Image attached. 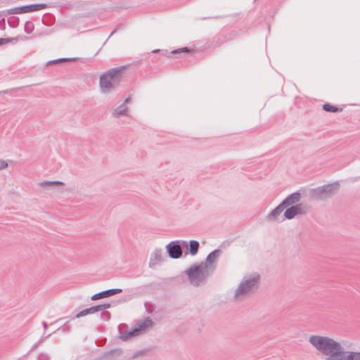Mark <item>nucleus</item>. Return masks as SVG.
<instances>
[{"instance_id": "dca6fc26", "label": "nucleus", "mask_w": 360, "mask_h": 360, "mask_svg": "<svg viewBox=\"0 0 360 360\" xmlns=\"http://www.w3.org/2000/svg\"><path fill=\"white\" fill-rule=\"evenodd\" d=\"M99 308H100V307L98 306V304H97V305L92 306L89 308H86L84 310H82L76 314V316L73 318V319H79L80 317H83V316H85L89 314H92L98 312V311H100Z\"/></svg>"}, {"instance_id": "20e7f679", "label": "nucleus", "mask_w": 360, "mask_h": 360, "mask_svg": "<svg viewBox=\"0 0 360 360\" xmlns=\"http://www.w3.org/2000/svg\"><path fill=\"white\" fill-rule=\"evenodd\" d=\"M184 274L188 276L190 283L197 287L207 280L212 274V271H210V269L200 262L192 265L184 271Z\"/></svg>"}, {"instance_id": "b1692460", "label": "nucleus", "mask_w": 360, "mask_h": 360, "mask_svg": "<svg viewBox=\"0 0 360 360\" xmlns=\"http://www.w3.org/2000/svg\"><path fill=\"white\" fill-rule=\"evenodd\" d=\"M77 60V58H58L55 60H49L46 63V65H51V64H57L62 61H75Z\"/></svg>"}, {"instance_id": "0eeeda50", "label": "nucleus", "mask_w": 360, "mask_h": 360, "mask_svg": "<svg viewBox=\"0 0 360 360\" xmlns=\"http://www.w3.org/2000/svg\"><path fill=\"white\" fill-rule=\"evenodd\" d=\"M182 240H173L166 245L168 256L172 259H179L182 257Z\"/></svg>"}, {"instance_id": "bb28decb", "label": "nucleus", "mask_w": 360, "mask_h": 360, "mask_svg": "<svg viewBox=\"0 0 360 360\" xmlns=\"http://www.w3.org/2000/svg\"><path fill=\"white\" fill-rule=\"evenodd\" d=\"M63 184L64 183L60 181H44L40 184V185L42 186H52Z\"/></svg>"}, {"instance_id": "58836bf2", "label": "nucleus", "mask_w": 360, "mask_h": 360, "mask_svg": "<svg viewBox=\"0 0 360 360\" xmlns=\"http://www.w3.org/2000/svg\"><path fill=\"white\" fill-rule=\"evenodd\" d=\"M142 353H143V351H142V350H140V351H137V352H136L133 354V356H132V360H138V359H136V357H137L139 354H142Z\"/></svg>"}, {"instance_id": "393cba45", "label": "nucleus", "mask_w": 360, "mask_h": 360, "mask_svg": "<svg viewBox=\"0 0 360 360\" xmlns=\"http://www.w3.org/2000/svg\"><path fill=\"white\" fill-rule=\"evenodd\" d=\"M34 25L33 24V22L30 20H27L25 22V25H24V32L26 33V34H31L32 33V32L34 31Z\"/></svg>"}, {"instance_id": "6ab92c4d", "label": "nucleus", "mask_w": 360, "mask_h": 360, "mask_svg": "<svg viewBox=\"0 0 360 360\" xmlns=\"http://www.w3.org/2000/svg\"><path fill=\"white\" fill-rule=\"evenodd\" d=\"M322 108L323 110L328 112H338L342 110V108H339L336 105H333L330 103H326L323 105Z\"/></svg>"}, {"instance_id": "473e14b6", "label": "nucleus", "mask_w": 360, "mask_h": 360, "mask_svg": "<svg viewBox=\"0 0 360 360\" xmlns=\"http://www.w3.org/2000/svg\"><path fill=\"white\" fill-rule=\"evenodd\" d=\"M132 298H133V296L131 295H124L123 297H120L119 300H117V302H119V303L127 302L131 300Z\"/></svg>"}, {"instance_id": "37998d69", "label": "nucleus", "mask_w": 360, "mask_h": 360, "mask_svg": "<svg viewBox=\"0 0 360 360\" xmlns=\"http://www.w3.org/2000/svg\"><path fill=\"white\" fill-rule=\"evenodd\" d=\"M159 51H162V52H165V53L167 52L166 50L155 49V50L152 51V53H157Z\"/></svg>"}, {"instance_id": "423d86ee", "label": "nucleus", "mask_w": 360, "mask_h": 360, "mask_svg": "<svg viewBox=\"0 0 360 360\" xmlns=\"http://www.w3.org/2000/svg\"><path fill=\"white\" fill-rule=\"evenodd\" d=\"M259 275L243 280L235 290L234 296L239 297L254 293L259 287Z\"/></svg>"}, {"instance_id": "cd10ccee", "label": "nucleus", "mask_w": 360, "mask_h": 360, "mask_svg": "<svg viewBox=\"0 0 360 360\" xmlns=\"http://www.w3.org/2000/svg\"><path fill=\"white\" fill-rule=\"evenodd\" d=\"M46 18H42V23L45 25H51L53 23V20L54 18V16L53 15H51L49 13L46 14Z\"/></svg>"}, {"instance_id": "49530a36", "label": "nucleus", "mask_w": 360, "mask_h": 360, "mask_svg": "<svg viewBox=\"0 0 360 360\" xmlns=\"http://www.w3.org/2000/svg\"><path fill=\"white\" fill-rule=\"evenodd\" d=\"M5 12H6V11H0V18H1L4 15Z\"/></svg>"}, {"instance_id": "a19ab883", "label": "nucleus", "mask_w": 360, "mask_h": 360, "mask_svg": "<svg viewBox=\"0 0 360 360\" xmlns=\"http://www.w3.org/2000/svg\"><path fill=\"white\" fill-rule=\"evenodd\" d=\"M12 91H13L12 89H7V90L0 91V96L4 95V94H11Z\"/></svg>"}, {"instance_id": "72a5a7b5", "label": "nucleus", "mask_w": 360, "mask_h": 360, "mask_svg": "<svg viewBox=\"0 0 360 360\" xmlns=\"http://www.w3.org/2000/svg\"><path fill=\"white\" fill-rule=\"evenodd\" d=\"M98 306L100 307V308H99L100 311H105V309L111 307V304L109 302H105L103 304H98Z\"/></svg>"}, {"instance_id": "4c0bfd02", "label": "nucleus", "mask_w": 360, "mask_h": 360, "mask_svg": "<svg viewBox=\"0 0 360 360\" xmlns=\"http://www.w3.org/2000/svg\"><path fill=\"white\" fill-rule=\"evenodd\" d=\"M6 43H8V42H17L18 39V37H8V38H6Z\"/></svg>"}, {"instance_id": "f257e3e1", "label": "nucleus", "mask_w": 360, "mask_h": 360, "mask_svg": "<svg viewBox=\"0 0 360 360\" xmlns=\"http://www.w3.org/2000/svg\"><path fill=\"white\" fill-rule=\"evenodd\" d=\"M309 342L319 352L327 356L326 360H338L345 354V348L340 342L331 338L311 335L309 338Z\"/></svg>"}, {"instance_id": "c03bdc74", "label": "nucleus", "mask_w": 360, "mask_h": 360, "mask_svg": "<svg viewBox=\"0 0 360 360\" xmlns=\"http://www.w3.org/2000/svg\"><path fill=\"white\" fill-rule=\"evenodd\" d=\"M131 102V98H127L125 99L124 102L123 103H124V105L127 103H129Z\"/></svg>"}, {"instance_id": "f704fd0d", "label": "nucleus", "mask_w": 360, "mask_h": 360, "mask_svg": "<svg viewBox=\"0 0 360 360\" xmlns=\"http://www.w3.org/2000/svg\"><path fill=\"white\" fill-rule=\"evenodd\" d=\"M71 327L67 323L62 326L60 328L58 329V330H63V332H69L70 331Z\"/></svg>"}, {"instance_id": "7c9ffc66", "label": "nucleus", "mask_w": 360, "mask_h": 360, "mask_svg": "<svg viewBox=\"0 0 360 360\" xmlns=\"http://www.w3.org/2000/svg\"><path fill=\"white\" fill-rule=\"evenodd\" d=\"M101 317L103 321H108L111 318V314L108 311H101Z\"/></svg>"}, {"instance_id": "c9c22d12", "label": "nucleus", "mask_w": 360, "mask_h": 360, "mask_svg": "<svg viewBox=\"0 0 360 360\" xmlns=\"http://www.w3.org/2000/svg\"><path fill=\"white\" fill-rule=\"evenodd\" d=\"M8 167V163L4 160H0V170L5 169Z\"/></svg>"}, {"instance_id": "aec40b11", "label": "nucleus", "mask_w": 360, "mask_h": 360, "mask_svg": "<svg viewBox=\"0 0 360 360\" xmlns=\"http://www.w3.org/2000/svg\"><path fill=\"white\" fill-rule=\"evenodd\" d=\"M285 210L284 214H283V216H284V219H283L290 220V219H292L293 218H295L296 216H297L296 214V213L295 212V210H293L292 206L291 207H288Z\"/></svg>"}, {"instance_id": "7ed1b4c3", "label": "nucleus", "mask_w": 360, "mask_h": 360, "mask_svg": "<svg viewBox=\"0 0 360 360\" xmlns=\"http://www.w3.org/2000/svg\"><path fill=\"white\" fill-rule=\"evenodd\" d=\"M127 65H122L109 69L103 72L99 79V84L103 92H108L114 89L123 79V72Z\"/></svg>"}, {"instance_id": "c756f323", "label": "nucleus", "mask_w": 360, "mask_h": 360, "mask_svg": "<svg viewBox=\"0 0 360 360\" xmlns=\"http://www.w3.org/2000/svg\"><path fill=\"white\" fill-rule=\"evenodd\" d=\"M37 360H51V356L46 352L37 353Z\"/></svg>"}, {"instance_id": "f03ea898", "label": "nucleus", "mask_w": 360, "mask_h": 360, "mask_svg": "<svg viewBox=\"0 0 360 360\" xmlns=\"http://www.w3.org/2000/svg\"><path fill=\"white\" fill-rule=\"evenodd\" d=\"M153 324L150 317L147 316L144 319L138 321L131 329H128L126 323H120L118 327L117 338L122 341H127L132 338L138 336Z\"/></svg>"}, {"instance_id": "5701e85b", "label": "nucleus", "mask_w": 360, "mask_h": 360, "mask_svg": "<svg viewBox=\"0 0 360 360\" xmlns=\"http://www.w3.org/2000/svg\"><path fill=\"white\" fill-rule=\"evenodd\" d=\"M20 19L18 16H11L8 19V24L12 28H15L19 25Z\"/></svg>"}, {"instance_id": "1a4fd4ad", "label": "nucleus", "mask_w": 360, "mask_h": 360, "mask_svg": "<svg viewBox=\"0 0 360 360\" xmlns=\"http://www.w3.org/2000/svg\"><path fill=\"white\" fill-rule=\"evenodd\" d=\"M302 197L301 190H298L292 193L289 194L285 199L281 201L285 208L291 207L300 201Z\"/></svg>"}, {"instance_id": "f3484780", "label": "nucleus", "mask_w": 360, "mask_h": 360, "mask_svg": "<svg viewBox=\"0 0 360 360\" xmlns=\"http://www.w3.org/2000/svg\"><path fill=\"white\" fill-rule=\"evenodd\" d=\"M25 6L26 13L39 11L43 9H46L49 7V6L44 3L27 4L25 5Z\"/></svg>"}, {"instance_id": "a878e982", "label": "nucleus", "mask_w": 360, "mask_h": 360, "mask_svg": "<svg viewBox=\"0 0 360 360\" xmlns=\"http://www.w3.org/2000/svg\"><path fill=\"white\" fill-rule=\"evenodd\" d=\"M292 207L295 210V212L296 213L297 215H302L306 213V212L304 210L302 204L297 203L292 205Z\"/></svg>"}, {"instance_id": "412c9836", "label": "nucleus", "mask_w": 360, "mask_h": 360, "mask_svg": "<svg viewBox=\"0 0 360 360\" xmlns=\"http://www.w3.org/2000/svg\"><path fill=\"white\" fill-rule=\"evenodd\" d=\"M192 50L187 46L174 49L169 52L170 55H177L181 53L189 54L192 53Z\"/></svg>"}, {"instance_id": "6e6552de", "label": "nucleus", "mask_w": 360, "mask_h": 360, "mask_svg": "<svg viewBox=\"0 0 360 360\" xmlns=\"http://www.w3.org/2000/svg\"><path fill=\"white\" fill-rule=\"evenodd\" d=\"M181 245H183V248L186 249L185 250V256L187 255L191 256L196 255L200 248V243L196 240H191L188 242L182 240Z\"/></svg>"}, {"instance_id": "4be33fe9", "label": "nucleus", "mask_w": 360, "mask_h": 360, "mask_svg": "<svg viewBox=\"0 0 360 360\" xmlns=\"http://www.w3.org/2000/svg\"><path fill=\"white\" fill-rule=\"evenodd\" d=\"M127 108L124 106V103H122L120 105H119L115 110L114 115L115 116L119 115H127Z\"/></svg>"}, {"instance_id": "79ce46f5", "label": "nucleus", "mask_w": 360, "mask_h": 360, "mask_svg": "<svg viewBox=\"0 0 360 360\" xmlns=\"http://www.w3.org/2000/svg\"><path fill=\"white\" fill-rule=\"evenodd\" d=\"M6 44H7L6 39V38H0V46L4 45Z\"/></svg>"}, {"instance_id": "2eb2a0df", "label": "nucleus", "mask_w": 360, "mask_h": 360, "mask_svg": "<svg viewBox=\"0 0 360 360\" xmlns=\"http://www.w3.org/2000/svg\"><path fill=\"white\" fill-rule=\"evenodd\" d=\"M239 33L238 31L233 30L227 34L221 35L220 37H219L217 41H216V44L214 46H220L224 43L226 42L227 41L233 39Z\"/></svg>"}, {"instance_id": "9d476101", "label": "nucleus", "mask_w": 360, "mask_h": 360, "mask_svg": "<svg viewBox=\"0 0 360 360\" xmlns=\"http://www.w3.org/2000/svg\"><path fill=\"white\" fill-rule=\"evenodd\" d=\"M122 292V289L121 288L108 289L94 294V295L91 296V300L95 301L97 300L109 297L110 296L119 294Z\"/></svg>"}, {"instance_id": "2f4dec72", "label": "nucleus", "mask_w": 360, "mask_h": 360, "mask_svg": "<svg viewBox=\"0 0 360 360\" xmlns=\"http://www.w3.org/2000/svg\"><path fill=\"white\" fill-rule=\"evenodd\" d=\"M13 9L14 10L13 11V12H14L15 14L26 13L25 5L21 6L15 7V8H13Z\"/></svg>"}, {"instance_id": "a18cd8bd", "label": "nucleus", "mask_w": 360, "mask_h": 360, "mask_svg": "<svg viewBox=\"0 0 360 360\" xmlns=\"http://www.w3.org/2000/svg\"><path fill=\"white\" fill-rule=\"evenodd\" d=\"M42 326H43V327H44V328L45 330H46V329H47V328H48V323H47L46 321H43V322H42Z\"/></svg>"}, {"instance_id": "39448f33", "label": "nucleus", "mask_w": 360, "mask_h": 360, "mask_svg": "<svg viewBox=\"0 0 360 360\" xmlns=\"http://www.w3.org/2000/svg\"><path fill=\"white\" fill-rule=\"evenodd\" d=\"M340 184L335 181L321 186L309 189L308 195L314 200H323L333 196L339 190Z\"/></svg>"}, {"instance_id": "c85d7f7f", "label": "nucleus", "mask_w": 360, "mask_h": 360, "mask_svg": "<svg viewBox=\"0 0 360 360\" xmlns=\"http://www.w3.org/2000/svg\"><path fill=\"white\" fill-rule=\"evenodd\" d=\"M51 335V334H49L46 337H41L37 342H35L31 347V349L29 350L28 353L34 351L35 349H37L41 342L44 341V340L47 338H49Z\"/></svg>"}, {"instance_id": "de8ad7c7", "label": "nucleus", "mask_w": 360, "mask_h": 360, "mask_svg": "<svg viewBox=\"0 0 360 360\" xmlns=\"http://www.w3.org/2000/svg\"><path fill=\"white\" fill-rule=\"evenodd\" d=\"M115 32H116V30H114L113 31H112L110 35L113 34Z\"/></svg>"}, {"instance_id": "f8f14e48", "label": "nucleus", "mask_w": 360, "mask_h": 360, "mask_svg": "<svg viewBox=\"0 0 360 360\" xmlns=\"http://www.w3.org/2000/svg\"><path fill=\"white\" fill-rule=\"evenodd\" d=\"M221 253L219 248L215 249L210 252L206 257L205 262H201L207 269L211 266L212 264L218 259Z\"/></svg>"}, {"instance_id": "9b49d317", "label": "nucleus", "mask_w": 360, "mask_h": 360, "mask_svg": "<svg viewBox=\"0 0 360 360\" xmlns=\"http://www.w3.org/2000/svg\"><path fill=\"white\" fill-rule=\"evenodd\" d=\"M122 354V349H112L102 353L99 356V360H116Z\"/></svg>"}, {"instance_id": "4468645a", "label": "nucleus", "mask_w": 360, "mask_h": 360, "mask_svg": "<svg viewBox=\"0 0 360 360\" xmlns=\"http://www.w3.org/2000/svg\"><path fill=\"white\" fill-rule=\"evenodd\" d=\"M285 208L283 207V205L281 202L278 206H276L274 210H272L270 213L266 217V219L268 221H275L278 219V217L281 215L282 212Z\"/></svg>"}, {"instance_id": "e433bc0d", "label": "nucleus", "mask_w": 360, "mask_h": 360, "mask_svg": "<svg viewBox=\"0 0 360 360\" xmlns=\"http://www.w3.org/2000/svg\"><path fill=\"white\" fill-rule=\"evenodd\" d=\"M6 28V22H5V19L4 18H2L1 20H0V30H4Z\"/></svg>"}, {"instance_id": "a211bd4d", "label": "nucleus", "mask_w": 360, "mask_h": 360, "mask_svg": "<svg viewBox=\"0 0 360 360\" xmlns=\"http://www.w3.org/2000/svg\"><path fill=\"white\" fill-rule=\"evenodd\" d=\"M338 360H360V352L345 351Z\"/></svg>"}, {"instance_id": "ddd939ff", "label": "nucleus", "mask_w": 360, "mask_h": 360, "mask_svg": "<svg viewBox=\"0 0 360 360\" xmlns=\"http://www.w3.org/2000/svg\"><path fill=\"white\" fill-rule=\"evenodd\" d=\"M163 261L162 251L161 249H155L151 254L149 262V266L151 269L155 267L158 264H160Z\"/></svg>"}, {"instance_id": "ea45409f", "label": "nucleus", "mask_w": 360, "mask_h": 360, "mask_svg": "<svg viewBox=\"0 0 360 360\" xmlns=\"http://www.w3.org/2000/svg\"><path fill=\"white\" fill-rule=\"evenodd\" d=\"M13 10H14L13 8L6 10V12L4 13V15H14L15 13H14V12H13Z\"/></svg>"}]
</instances>
